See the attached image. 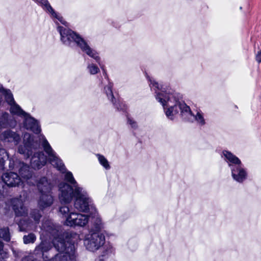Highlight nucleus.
I'll use <instances>...</instances> for the list:
<instances>
[{"label": "nucleus", "instance_id": "39448f33", "mask_svg": "<svg viewBox=\"0 0 261 261\" xmlns=\"http://www.w3.org/2000/svg\"><path fill=\"white\" fill-rule=\"evenodd\" d=\"M80 239L78 234H73L70 238H67L66 241L61 238L56 239L54 241L55 248L57 251L63 253V261H76L75 244Z\"/></svg>", "mask_w": 261, "mask_h": 261}, {"label": "nucleus", "instance_id": "e433bc0d", "mask_svg": "<svg viewBox=\"0 0 261 261\" xmlns=\"http://www.w3.org/2000/svg\"><path fill=\"white\" fill-rule=\"evenodd\" d=\"M22 261H36V259L33 256L30 255L23 258Z\"/></svg>", "mask_w": 261, "mask_h": 261}, {"label": "nucleus", "instance_id": "412c9836", "mask_svg": "<svg viewBox=\"0 0 261 261\" xmlns=\"http://www.w3.org/2000/svg\"><path fill=\"white\" fill-rule=\"evenodd\" d=\"M37 188L40 193L51 191L53 185L46 177H42L39 179L37 184Z\"/></svg>", "mask_w": 261, "mask_h": 261}, {"label": "nucleus", "instance_id": "5701e85b", "mask_svg": "<svg viewBox=\"0 0 261 261\" xmlns=\"http://www.w3.org/2000/svg\"><path fill=\"white\" fill-rule=\"evenodd\" d=\"M41 229L51 236H54L57 232V229L50 220L43 221L41 226Z\"/></svg>", "mask_w": 261, "mask_h": 261}, {"label": "nucleus", "instance_id": "a211bd4d", "mask_svg": "<svg viewBox=\"0 0 261 261\" xmlns=\"http://www.w3.org/2000/svg\"><path fill=\"white\" fill-rule=\"evenodd\" d=\"M37 3L41 5L44 9L47 11L48 13L51 14L52 17L57 19L62 24L66 25V22L64 20L63 17L58 15L57 13L54 11L53 8L51 7L50 4L48 3L47 0H34Z\"/></svg>", "mask_w": 261, "mask_h": 261}, {"label": "nucleus", "instance_id": "2f4dec72", "mask_svg": "<svg viewBox=\"0 0 261 261\" xmlns=\"http://www.w3.org/2000/svg\"><path fill=\"white\" fill-rule=\"evenodd\" d=\"M89 72L91 74H95L99 71L98 67L93 64H89L87 66Z\"/></svg>", "mask_w": 261, "mask_h": 261}, {"label": "nucleus", "instance_id": "f8f14e48", "mask_svg": "<svg viewBox=\"0 0 261 261\" xmlns=\"http://www.w3.org/2000/svg\"><path fill=\"white\" fill-rule=\"evenodd\" d=\"M22 118H23V124L24 128L32 131L35 134L40 133L41 128L37 120L28 113H27Z\"/></svg>", "mask_w": 261, "mask_h": 261}, {"label": "nucleus", "instance_id": "c9c22d12", "mask_svg": "<svg viewBox=\"0 0 261 261\" xmlns=\"http://www.w3.org/2000/svg\"><path fill=\"white\" fill-rule=\"evenodd\" d=\"M128 123L131 126V127L133 128H136L137 127V122L132 118H128L127 119Z\"/></svg>", "mask_w": 261, "mask_h": 261}, {"label": "nucleus", "instance_id": "2eb2a0df", "mask_svg": "<svg viewBox=\"0 0 261 261\" xmlns=\"http://www.w3.org/2000/svg\"><path fill=\"white\" fill-rule=\"evenodd\" d=\"M230 170L231 176L234 180L239 182H242L246 179L247 172L242 164L230 169Z\"/></svg>", "mask_w": 261, "mask_h": 261}, {"label": "nucleus", "instance_id": "f3484780", "mask_svg": "<svg viewBox=\"0 0 261 261\" xmlns=\"http://www.w3.org/2000/svg\"><path fill=\"white\" fill-rule=\"evenodd\" d=\"M38 205L42 210L50 206L54 202V197L50 192L41 193Z\"/></svg>", "mask_w": 261, "mask_h": 261}, {"label": "nucleus", "instance_id": "473e14b6", "mask_svg": "<svg viewBox=\"0 0 261 261\" xmlns=\"http://www.w3.org/2000/svg\"><path fill=\"white\" fill-rule=\"evenodd\" d=\"M104 249H105V252H104L102 256H105L106 255H108L110 253H113V252L114 251V249H113V247L112 246V245H111L110 244L106 245L105 246Z\"/></svg>", "mask_w": 261, "mask_h": 261}, {"label": "nucleus", "instance_id": "f257e3e1", "mask_svg": "<svg viewBox=\"0 0 261 261\" xmlns=\"http://www.w3.org/2000/svg\"><path fill=\"white\" fill-rule=\"evenodd\" d=\"M150 87L151 89L155 91L156 99L161 103L163 107L164 112L167 117L173 120L174 117L179 111L182 115L186 114L192 115V112L190 107L185 102L178 101L171 89H165L161 87L160 84L154 80L149 79Z\"/></svg>", "mask_w": 261, "mask_h": 261}, {"label": "nucleus", "instance_id": "a878e982", "mask_svg": "<svg viewBox=\"0 0 261 261\" xmlns=\"http://www.w3.org/2000/svg\"><path fill=\"white\" fill-rule=\"evenodd\" d=\"M36 240V236L33 233H30L24 235L23 237V242L25 244H33Z\"/></svg>", "mask_w": 261, "mask_h": 261}, {"label": "nucleus", "instance_id": "423d86ee", "mask_svg": "<svg viewBox=\"0 0 261 261\" xmlns=\"http://www.w3.org/2000/svg\"><path fill=\"white\" fill-rule=\"evenodd\" d=\"M59 213L65 219L64 224L70 227H84L89 220L88 215L74 212L68 205L60 206Z\"/></svg>", "mask_w": 261, "mask_h": 261}, {"label": "nucleus", "instance_id": "7ed1b4c3", "mask_svg": "<svg viewBox=\"0 0 261 261\" xmlns=\"http://www.w3.org/2000/svg\"><path fill=\"white\" fill-rule=\"evenodd\" d=\"M58 31L60 33L61 41L65 45L71 46L75 43L84 53L99 63L100 57L97 53L88 44L87 42L79 34L71 30L59 26Z\"/></svg>", "mask_w": 261, "mask_h": 261}, {"label": "nucleus", "instance_id": "b1692460", "mask_svg": "<svg viewBox=\"0 0 261 261\" xmlns=\"http://www.w3.org/2000/svg\"><path fill=\"white\" fill-rule=\"evenodd\" d=\"M10 111L12 114L17 115L22 118L27 113L16 102L10 105Z\"/></svg>", "mask_w": 261, "mask_h": 261}, {"label": "nucleus", "instance_id": "4468645a", "mask_svg": "<svg viewBox=\"0 0 261 261\" xmlns=\"http://www.w3.org/2000/svg\"><path fill=\"white\" fill-rule=\"evenodd\" d=\"M0 139L5 142L13 143L14 145H18L21 140L19 134L11 130L8 129L3 132L0 135Z\"/></svg>", "mask_w": 261, "mask_h": 261}, {"label": "nucleus", "instance_id": "cd10ccee", "mask_svg": "<svg viewBox=\"0 0 261 261\" xmlns=\"http://www.w3.org/2000/svg\"><path fill=\"white\" fill-rule=\"evenodd\" d=\"M0 238L7 242L10 240V235L8 227H5L0 229Z\"/></svg>", "mask_w": 261, "mask_h": 261}, {"label": "nucleus", "instance_id": "6e6552de", "mask_svg": "<svg viewBox=\"0 0 261 261\" xmlns=\"http://www.w3.org/2000/svg\"><path fill=\"white\" fill-rule=\"evenodd\" d=\"M105 243V236L101 232H92L86 236L84 244L86 248L91 252L98 250Z\"/></svg>", "mask_w": 261, "mask_h": 261}, {"label": "nucleus", "instance_id": "aec40b11", "mask_svg": "<svg viewBox=\"0 0 261 261\" xmlns=\"http://www.w3.org/2000/svg\"><path fill=\"white\" fill-rule=\"evenodd\" d=\"M112 87L113 84L109 83L108 85H107L104 88L105 92L106 93L108 98L111 101L116 108H117L118 110H123V107L124 106L122 104H120L119 101L117 102V100L114 96L112 90Z\"/></svg>", "mask_w": 261, "mask_h": 261}, {"label": "nucleus", "instance_id": "4c0bfd02", "mask_svg": "<svg viewBox=\"0 0 261 261\" xmlns=\"http://www.w3.org/2000/svg\"><path fill=\"white\" fill-rule=\"evenodd\" d=\"M256 60L258 63L261 62V51H259L256 55Z\"/></svg>", "mask_w": 261, "mask_h": 261}, {"label": "nucleus", "instance_id": "20e7f679", "mask_svg": "<svg viewBox=\"0 0 261 261\" xmlns=\"http://www.w3.org/2000/svg\"><path fill=\"white\" fill-rule=\"evenodd\" d=\"M39 140L41 143L44 151L47 154L48 160L50 164L56 167L61 172L65 173V180L75 188L81 187L75 180L72 173L70 171H66V169L62 160L58 157L55 151L43 135H40Z\"/></svg>", "mask_w": 261, "mask_h": 261}, {"label": "nucleus", "instance_id": "393cba45", "mask_svg": "<svg viewBox=\"0 0 261 261\" xmlns=\"http://www.w3.org/2000/svg\"><path fill=\"white\" fill-rule=\"evenodd\" d=\"M9 116L8 113H0V129L7 126Z\"/></svg>", "mask_w": 261, "mask_h": 261}, {"label": "nucleus", "instance_id": "1a4fd4ad", "mask_svg": "<svg viewBox=\"0 0 261 261\" xmlns=\"http://www.w3.org/2000/svg\"><path fill=\"white\" fill-rule=\"evenodd\" d=\"M41 217L42 215L39 210H33L31 211L29 218L23 219L19 221L18 225L20 231H23L35 230L37 228V225L39 224Z\"/></svg>", "mask_w": 261, "mask_h": 261}, {"label": "nucleus", "instance_id": "7c9ffc66", "mask_svg": "<svg viewBox=\"0 0 261 261\" xmlns=\"http://www.w3.org/2000/svg\"><path fill=\"white\" fill-rule=\"evenodd\" d=\"M5 99L8 103L10 106L15 102L13 96L10 90L6 91L5 92Z\"/></svg>", "mask_w": 261, "mask_h": 261}, {"label": "nucleus", "instance_id": "ddd939ff", "mask_svg": "<svg viewBox=\"0 0 261 261\" xmlns=\"http://www.w3.org/2000/svg\"><path fill=\"white\" fill-rule=\"evenodd\" d=\"M3 182L10 187L18 186L22 182V180L19 175L15 172H7L2 176Z\"/></svg>", "mask_w": 261, "mask_h": 261}, {"label": "nucleus", "instance_id": "4be33fe9", "mask_svg": "<svg viewBox=\"0 0 261 261\" xmlns=\"http://www.w3.org/2000/svg\"><path fill=\"white\" fill-rule=\"evenodd\" d=\"M19 173L21 177L25 179H28L32 176V173L30 170L29 166L23 163L20 162L19 164Z\"/></svg>", "mask_w": 261, "mask_h": 261}, {"label": "nucleus", "instance_id": "58836bf2", "mask_svg": "<svg viewBox=\"0 0 261 261\" xmlns=\"http://www.w3.org/2000/svg\"><path fill=\"white\" fill-rule=\"evenodd\" d=\"M4 247L3 243L0 241V250H2Z\"/></svg>", "mask_w": 261, "mask_h": 261}, {"label": "nucleus", "instance_id": "9d476101", "mask_svg": "<svg viewBox=\"0 0 261 261\" xmlns=\"http://www.w3.org/2000/svg\"><path fill=\"white\" fill-rule=\"evenodd\" d=\"M59 199L61 203L68 204L75 198V188L69 184L62 182L59 185Z\"/></svg>", "mask_w": 261, "mask_h": 261}, {"label": "nucleus", "instance_id": "72a5a7b5", "mask_svg": "<svg viewBox=\"0 0 261 261\" xmlns=\"http://www.w3.org/2000/svg\"><path fill=\"white\" fill-rule=\"evenodd\" d=\"M63 255V253L59 252V253L57 254L54 257H52L48 261H63V260H62ZM44 261L46 260H44Z\"/></svg>", "mask_w": 261, "mask_h": 261}, {"label": "nucleus", "instance_id": "dca6fc26", "mask_svg": "<svg viewBox=\"0 0 261 261\" xmlns=\"http://www.w3.org/2000/svg\"><path fill=\"white\" fill-rule=\"evenodd\" d=\"M13 209L16 216H25L28 214V210L23 205L22 200L18 198H14L12 200Z\"/></svg>", "mask_w": 261, "mask_h": 261}, {"label": "nucleus", "instance_id": "0eeeda50", "mask_svg": "<svg viewBox=\"0 0 261 261\" xmlns=\"http://www.w3.org/2000/svg\"><path fill=\"white\" fill-rule=\"evenodd\" d=\"M92 199L86 191L82 187H77L75 191L74 207L82 212H87L90 206H92Z\"/></svg>", "mask_w": 261, "mask_h": 261}, {"label": "nucleus", "instance_id": "bb28decb", "mask_svg": "<svg viewBox=\"0 0 261 261\" xmlns=\"http://www.w3.org/2000/svg\"><path fill=\"white\" fill-rule=\"evenodd\" d=\"M193 115L198 125L202 126L205 124V122L203 114L201 111H197L196 114Z\"/></svg>", "mask_w": 261, "mask_h": 261}, {"label": "nucleus", "instance_id": "c756f323", "mask_svg": "<svg viewBox=\"0 0 261 261\" xmlns=\"http://www.w3.org/2000/svg\"><path fill=\"white\" fill-rule=\"evenodd\" d=\"M94 226L95 230L93 232H101V230L103 228V224L101 219L99 217L96 218Z\"/></svg>", "mask_w": 261, "mask_h": 261}, {"label": "nucleus", "instance_id": "f704fd0d", "mask_svg": "<svg viewBox=\"0 0 261 261\" xmlns=\"http://www.w3.org/2000/svg\"><path fill=\"white\" fill-rule=\"evenodd\" d=\"M7 157V154L4 149H0V163H3L5 159Z\"/></svg>", "mask_w": 261, "mask_h": 261}, {"label": "nucleus", "instance_id": "6ab92c4d", "mask_svg": "<svg viewBox=\"0 0 261 261\" xmlns=\"http://www.w3.org/2000/svg\"><path fill=\"white\" fill-rule=\"evenodd\" d=\"M222 154L230 169L242 164L241 160L237 156L228 151L224 150Z\"/></svg>", "mask_w": 261, "mask_h": 261}, {"label": "nucleus", "instance_id": "9b49d317", "mask_svg": "<svg viewBox=\"0 0 261 261\" xmlns=\"http://www.w3.org/2000/svg\"><path fill=\"white\" fill-rule=\"evenodd\" d=\"M73 234H77L76 233H67L65 237L62 236H58L57 238H55L52 242V243L48 241L44 240L42 241L41 243L37 245L34 251V254L36 255H38L40 257H42L44 260L45 258H47V256L45 255V253L49 251L52 248V244L54 245V241L55 239L58 238H61L62 239L66 241L67 238H70V236ZM55 247V246H54Z\"/></svg>", "mask_w": 261, "mask_h": 261}, {"label": "nucleus", "instance_id": "f03ea898", "mask_svg": "<svg viewBox=\"0 0 261 261\" xmlns=\"http://www.w3.org/2000/svg\"><path fill=\"white\" fill-rule=\"evenodd\" d=\"M39 144L34 141L33 137L29 133L23 134L22 144L18 147V152L23 155L25 158H29L33 154L30 163L32 167L35 169L42 168L46 163V156L42 151H37Z\"/></svg>", "mask_w": 261, "mask_h": 261}, {"label": "nucleus", "instance_id": "c85d7f7f", "mask_svg": "<svg viewBox=\"0 0 261 261\" xmlns=\"http://www.w3.org/2000/svg\"><path fill=\"white\" fill-rule=\"evenodd\" d=\"M97 156L99 163L107 170L110 168L108 161L107 159L102 155L97 154Z\"/></svg>", "mask_w": 261, "mask_h": 261}]
</instances>
